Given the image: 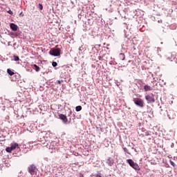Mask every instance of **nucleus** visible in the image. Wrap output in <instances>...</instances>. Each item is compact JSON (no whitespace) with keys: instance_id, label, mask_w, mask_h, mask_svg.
Wrapping results in <instances>:
<instances>
[{"instance_id":"nucleus-1","label":"nucleus","mask_w":177,"mask_h":177,"mask_svg":"<svg viewBox=\"0 0 177 177\" xmlns=\"http://www.w3.org/2000/svg\"><path fill=\"white\" fill-rule=\"evenodd\" d=\"M127 162L131 167V168H133L136 171H140V167H139V165L138 163H136L132 160V159H127Z\"/></svg>"},{"instance_id":"nucleus-2","label":"nucleus","mask_w":177,"mask_h":177,"mask_svg":"<svg viewBox=\"0 0 177 177\" xmlns=\"http://www.w3.org/2000/svg\"><path fill=\"white\" fill-rule=\"evenodd\" d=\"M17 148L19 149V144L16 142L11 143L10 147H8L6 149V151H7V153H12V151L15 150Z\"/></svg>"},{"instance_id":"nucleus-3","label":"nucleus","mask_w":177,"mask_h":177,"mask_svg":"<svg viewBox=\"0 0 177 177\" xmlns=\"http://www.w3.org/2000/svg\"><path fill=\"white\" fill-rule=\"evenodd\" d=\"M60 52H62V50H60V48H51L50 50L49 51V54L51 56H60Z\"/></svg>"},{"instance_id":"nucleus-4","label":"nucleus","mask_w":177,"mask_h":177,"mask_svg":"<svg viewBox=\"0 0 177 177\" xmlns=\"http://www.w3.org/2000/svg\"><path fill=\"white\" fill-rule=\"evenodd\" d=\"M134 104L138 107H145V102L141 98H135L133 100Z\"/></svg>"},{"instance_id":"nucleus-5","label":"nucleus","mask_w":177,"mask_h":177,"mask_svg":"<svg viewBox=\"0 0 177 177\" xmlns=\"http://www.w3.org/2000/svg\"><path fill=\"white\" fill-rule=\"evenodd\" d=\"M28 172L30 174V175L34 176L37 175V167L34 165H31L28 167Z\"/></svg>"},{"instance_id":"nucleus-6","label":"nucleus","mask_w":177,"mask_h":177,"mask_svg":"<svg viewBox=\"0 0 177 177\" xmlns=\"http://www.w3.org/2000/svg\"><path fill=\"white\" fill-rule=\"evenodd\" d=\"M145 100H147V103H154L156 102V99L154 98V95L151 93V95H145Z\"/></svg>"},{"instance_id":"nucleus-7","label":"nucleus","mask_w":177,"mask_h":177,"mask_svg":"<svg viewBox=\"0 0 177 177\" xmlns=\"http://www.w3.org/2000/svg\"><path fill=\"white\" fill-rule=\"evenodd\" d=\"M10 78H11V81H12L13 82H19V81H20L21 77L19 73H17L13 76H12Z\"/></svg>"},{"instance_id":"nucleus-8","label":"nucleus","mask_w":177,"mask_h":177,"mask_svg":"<svg viewBox=\"0 0 177 177\" xmlns=\"http://www.w3.org/2000/svg\"><path fill=\"white\" fill-rule=\"evenodd\" d=\"M59 120H62V121H63L64 122V124H67L68 119H67V116H66L65 115L63 114H59L58 115Z\"/></svg>"},{"instance_id":"nucleus-9","label":"nucleus","mask_w":177,"mask_h":177,"mask_svg":"<svg viewBox=\"0 0 177 177\" xmlns=\"http://www.w3.org/2000/svg\"><path fill=\"white\" fill-rule=\"evenodd\" d=\"M106 163L108 165H109V167H112L113 164H114V160H113L111 158H108L106 160Z\"/></svg>"},{"instance_id":"nucleus-10","label":"nucleus","mask_w":177,"mask_h":177,"mask_svg":"<svg viewBox=\"0 0 177 177\" xmlns=\"http://www.w3.org/2000/svg\"><path fill=\"white\" fill-rule=\"evenodd\" d=\"M144 90L145 92H149V91H153V88L147 84L144 86Z\"/></svg>"},{"instance_id":"nucleus-11","label":"nucleus","mask_w":177,"mask_h":177,"mask_svg":"<svg viewBox=\"0 0 177 177\" xmlns=\"http://www.w3.org/2000/svg\"><path fill=\"white\" fill-rule=\"evenodd\" d=\"M10 27L12 31H17V25L15 24H10Z\"/></svg>"},{"instance_id":"nucleus-12","label":"nucleus","mask_w":177,"mask_h":177,"mask_svg":"<svg viewBox=\"0 0 177 177\" xmlns=\"http://www.w3.org/2000/svg\"><path fill=\"white\" fill-rule=\"evenodd\" d=\"M7 73L9 75H10L11 77L15 75V72H13V71L10 68H8L7 69Z\"/></svg>"},{"instance_id":"nucleus-13","label":"nucleus","mask_w":177,"mask_h":177,"mask_svg":"<svg viewBox=\"0 0 177 177\" xmlns=\"http://www.w3.org/2000/svg\"><path fill=\"white\" fill-rule=\"evenodd\" d=\"M33 67L35 68V70L37 71V73L41 70V68H39V66H38L37 64H34Z\"/></svg>"},{"instance_id":"nucleus-14","label":"nucleus","mask_w":177,"mask_h":177,"mask_svg":"<svg viewBox=\"0 0 177 177\" xmlns=\"http://www.w3.org/2000/svg\"><path fill=\"white\" fill-rule=\"evenodd\" d=\"M75 110H76V111H81L82 110V106H76Z\"/></svg>"},{"instance_id":"nucleus-15","label":"nucleus","mask_w":177,"mask_h":177,"mask_svg":"<svg viewBox=\"0 0 177 177\" xmlns=\"http://www.w3.org/2000/svg\"><path fill=\"white\" fill-rule=\"evenodd\" d=\"M14 60L15 62H19V60H20V58H19V56L14 55Z\"/></svg>"},{"instance_id":"nucleus-16","label":"nucleus","mask_w":177,"mask_h":177,"mask_svg":"<svg viewBox=\"0 0 177 177\" xmlns=\"http://www.w3.org/2000/svg\"><path fill=\"white\" fill-rule=\"evenodd\" d=\"M52 66H53V67H56V66H57V62H53Z\"/></svg>"},{"instance_id":"nucleus-17","label":"nucleus","mask_w":177,"mask_h":177,"mask_svg":"<svg viewBox=\"0 0 177 177\" xmlns=\"http://www.w3.org/2000/svg\"><path fill=\"white\" fill-rule=\"evenodd\" d=\"M123 150H124V151H125V153H127V154H131L129 153V151H128V149H127V147L123 148Z\"/></svg>"},{"instance_id":"nucleus-18","label":"nucleus","mask_w":177,"mask_h":177,"mask_svg":"<svg viewBox=\"0 0 177 177\" xmlns=\"http://www.w3.org/2000/svg\"><path fill=\"white\" fill-rule=\"evenodd\" d=\"M39 8L40 9V10H42V9H44V6H42V4L39 3Z\"/></svg>"},{"instance_id":"nucleus-19","label":"nucleus","mask_w":177,"mask_h":177,"mask_svg":"<svg viewBox=\"0 0 177 177\" xmlns=\"http://www.w3.org/2000/svg\"><path fill=\"white\" fill-rule=\"evenodd\" d=\"M170 164H171V165H172L173 167H175V162H174L172 160H170Z\"/></svg>"},{"instance_id":"nucleus-20","label":"nucleus","mask_w":177,"mask_h":177,"mask_svg":"<svg viewBox=\"0 0 177 177\" xmlns=\"http://www.w3.org/2000/svg\"><path fill=\"white\" fill-rule=\"evenodd\" d=\"M120 56H122V60H125V55H124V54H122V53H121L120 54Z\"/></svg>"},{"instance_id":"nucleus-21","label":"nucleus","mask_w":177,"mask_h":177,"mask_svg":"<svg viewBox=\"0 0 177 177\" xmlns=\"http://www.w3.org/2000/svg\"><path fill=\"white\" fill-rule=\"evenodd\" d=\"M8 13H9V15H13V12H12V10H8Z\"/></svg>"},{"instance_id":"nucleus-22","label":"nucleus","mask_w":177,"mask_h":177,"mask_svg":"<svg viewBox=\"0 0 177 177\" xmlns=\"http://www.w3.org/2000/svg\"><path fill=\"white\" fill-rule=\"evenodd\" d=\"M20 16H24V15H23V12L20 13Z\"/></svg>"},{"instance_id":"nucleus-23","label":"nucleus","mask_w":177,"mask_h":177,"mask_svg":"<svg viewBox=\"0 0 177 177\" xmlns=\"http://www.w3.org/2000/svg\"><path fill=\"white\" fill-rule=\"evenodd\" d=\"M58 84H62V82H60V80H59Z\"/></svg>"},{"instance_id":"nucleus-24","label":"nucleus","mask_w":177,"mask_h":177,"mask_svg":"<svg viewBox=\"0 0 177 177\" xmlns=\"http://www.w3.org/2000/svg\"><path fill=\"white\" fill-rule=\"evenodd\" d=\"M129 63H131V61H129Z\"/></svg>"},{"instance_id":"nucleus-25","label":"nucleus","mask_w":177,"mask_h":177,"mask_svg":"<svg viewBox=\"0 0 177 177\" xmlns=\"http://www.w3.org/2000/svg\"><path fill=\"white\" fill-rule=\"evenodd\" d=\"M82 177H84V176H82Z\"/></svg>"}]
</instances>
